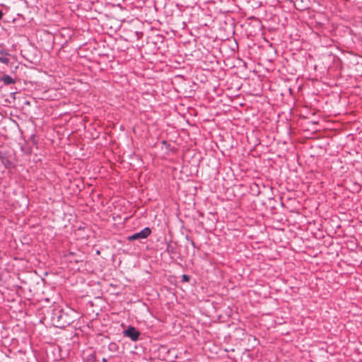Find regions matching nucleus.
Segmentation results:
<instances>
[{
    "mask_svg": "<svg viewBox=\"0 0 362 362\" xmlns=\"http://www.w3.org/2000/svg\"><path fill=\"white\" fill-rule=\"evenodd\" d=\"M103 362H107V358H103V360H102Z\"/></svg>",
    "mask_w": 362,
    "mask_h": 362,
    "instance_id": "8",
    "label": "nucleus"
},
{
    "mask_svg": "<svg viewBox=\"0 0 362 362\" xmlns=\"http://www.w3.org/2000/svg\"><path fill=\"white\" fill-rule=\"evenodd\" d=\"M124 335L130 338L132 341H136L139 339L140 333L135 327L129 326L124 331Z\"/></svg>",
    "mask_w": 362,
    "mask_h": 362,
    "instance_id": "3",
    "label": "nucleus"
},
{
    "mask_svg": "<svg viewBox=\"0 0 362 362\" xmlns=\"http://www.w3.org/2000/svg\"><path fill=\"white\" fill-rule=\"evenodd\" d=\"M191 244H192L194 247H195V244H194V242L193 240H191Z\"/></svg>",
    "mask_w": 362,
    "mask_h": 362,
    "instance_id": "9",
    "label": "nucleus"
},
{
    "mask_svg": "<svg viewBox=\"0 0 362 362\" xmlns=\"http://www.w3.org/2000/svg\"><path fill=\"white\" fill-rule=\"evenodd\" d=\"M1 80L4 82L5 85H11L15 83V80L8 75H4Z\"/></svg>",
    "mask_w": 362,
    "mask_h": 362,
    "instance_id": "5",
    "label": "nucleus"
},
{
    "mask_svg": "<svg viewBox=\"0 0 362 362\" xmlns=\"http://www.w3.org/2000/svg\"><path fill=\"white\" fill-rule=\"evenodd\" d=\"M8 52L4 49L0 50V62L8 65L10 62V59L8 57Z\"/></svg>",
    "mask_w": 362,
    "mask_h": 362,
    "instance_id": "4",
    "label": "nucleus"
},
{
    "mask_svg": "<svg viewBox=\"0 0 362 362\" xmlns=\"http://www.w3.org/2000/svg\"><path fill=\"white\" fill-rule=\"evenodd\" d=\"M2 16H3V13L2 11L0 10V19L2 18Z\"/></svg>",
    "mask_w": 362,
    "mask_h": 362,
    "instance_id": "7",
    "label": "nucleus"
},
{
    "mask_svg": "<svg viewBox=\"0 0 362 362\" xmlns=\"http://www.w3.org/2000/svg\"><path fill=\"white\" fill-rule=\"evenodd\" d=\"M182 278H183V280H185L186 281H189V276L187 275L184 274L182 276Z\"/></svg>",
    "mask_w": 362,
    "mask_h": 362,
    "instance_id": "6",
    "label": "nucleus"
},
{
    "mask_svg": "<svg viewBox=\"0 0 362 362\" xmlns=\"http://www.w3.org/2000/svg\"><path fill=\"white\" fill-rule=\"evenodd\" d=\"M151 233V230L148 227L144 228L143 230L138 233H135L128 237V240L130 241L145 239L148 238Z\"/></svg>",
    "mask_w": 362,
    "mask_h": 362,
    "instance_id": "1",
    "label": "nucleus"
},
{
    "mask_svg": "<svg viewBox=\"0 0 362 362\" xmlns=\"http://www.w3.org/2000/svg\"><path fill=\"white\" fill-rule=\"evenodd\" d=\"M52 321L56 323V326L59 327H64L69 325V322L63 319V313L60 311L55 313L52 316Z\"/></svg>",
    "mask_w": 362,
    "mask_h": 362,
    "instance_id": "2",
    "label": "nucleus"
}]
</instances>
